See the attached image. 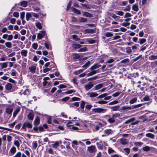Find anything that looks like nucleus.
<instances>
[{
  "label": "nucleus",
  "instance_id": "44",
  "mask_svg": "<svg viewBox=\"0 0 157 157\" xmlns=\"http://www.w3.org/2000/svg\"><path fill=\"white\" fill-rule=\"evenodd\" d=\"M73 39L75 41H79L80 40V38L77 37V36L76 35H73L72 36Z\"/></svg>",
  "mask_w": 157,
  "mask_h": 157
},
{
  "label": "nucleus",
  "instance_id": "46",
  "mask_svg": "<svg viewBox=\"0 0 157 157\" xmlns=\"http://www.w3.org/2000/svg\"><path fill=\"white\" fill-rule=\"evenodd\" d=\"M105 35L106 37H108L112 36L113 35L111 32H107L105 33Z\"/></svg>",
  "mask_w": 157,
  "mask_h": 157
},
{
  "label": "nucleus",
  "instance_id": "4",
  "mask_svg": "<svg viewBox=\"0 0 157 157\" xmlns=\"http://www.w3.org/2000/svg\"><path fill=\"white\" fill-rule=\"evenodd\" d=\"M87 150L90 153L95 152L97 151V149L95 146H91L88 147Z\"/></svg>",
  "mask_w": 157,
  "mask_h": 157
},
{
  "label": "nucleus",
  "instance_id": "18",
  "mask_svg": "<svg viewBox=\"0 0 157 157\" xmlns=\"http://www.w3.org/2000/svg\"><path fill=\"white\" fill-rule=\"evenodd\" d=\"M28 53V51L26 50H22L21 52V54L22 56L26 57L27 56Z\"/></svg>",
  "mask_w": 157,
  "mask_h": 157
},
{
  "label": "nucleus",
  "instance_id": "15",
  "mask_svg": "<svg viewBox=\"0 0 157 157\" xmlns=\"http://www.w3.org/2000/svg\"><path fill=\"white\" fill-rule=\"evenodd\" d=\"M105 134H106L107 136H109L110 134H112L113 132L111 129H107L105 130L104 131Z\"/></svg>",
  "mask_w": 157,
  "mask_h": 157
},
{
  "label": "nucleus",
  "instance_id": "63",
  "mask_svg": "<svg viewBox=\"0 0 157 157\" xmlns=\"http://www.w3.org/2000/svg\"><path fill=\"white\" fill-rule=\"evenodd\" d=\"M126 52L128 54L131 53L132 52L130 47H128L126 48Z\"/></svg>",
  "mask_w": 157,
  "mask_h": 157
},
{
  "label": "nucleus",
  "instance_id": "43",
  "mask_svg": "<svg viewBox=\"0 0 157 157\" xmlns=\"http://www.w3.org/2000/svg\"><path fill=\"white\" fill-rule=\"evenodd\" d=\"M143 150L144 151H147L151 150L150 147L148 146H146L142 148Z\"/></svg>",
  "mask_w": 157,
  "mask_h": 157
},
{
  "label": "nucleus",
  "instance_id": "51",
  "mask_svg": "<svg viewBox=\"0 0 157 157\" xmlns=\"http://www.w3.org/2000/svg\"><path fill=\"white\" fill-rule=\"evenodd\" d=\"M53 147L54 148H56L59 145V143L58 141H56L55 143L53 144Z\"/></svg>",
  "mask_w": 157,
  "mask_h": 157
},
{
  "label": "nucleus",
  "instance_id": "7",
  "mask_svg": "<svg viewBox=\"0 0 157 157\" xmlns=\"http://www.w3.org/2000/svg\"><path fill=\"white\" fill-rule=\"evenodd\" d=\"M96 31V29H87L85 30V32L88 33H94Z\"/></svg>",
  "mask_w": 157,
  "mask_h": 157
},
{
  "label": "nucleus",
  "instance_id": "55",
  "mask_svg": "<svg viewBox=\"0 0 157 157\" xmlns=\"http://www.w3.org/2000/svg\"><path fill=\"white\" fill-rule=\"evenodd\" d=\"M130 10V7L129 5L127 6L126 7L123 9V10L125 12L129 11Z\"/></svg>",
  "mask_w": 157,
  "mask_h": 157
},
{
  "label": "nucleus",
  "instance_id": "10",
  "mask_svg": "<svg viewBox=\"0 0 157 157\" xmlns=\"http://www.w3.org/2000/svg\"><path fill=\"white\" fill-rule=\"evenodd\" d=\"M13 111V109L11 107H8L6 109V111L7 113L11 114Z\"/></svg>",
  "mask_w": 157,
  "mask_h": 157
},
{
  "label": "nucleus",
  "instance_id": "25",
  "mask_svg": "<svg viewBox=\"0 0 157 157\" xmlns=\"http://www.w3.org/2000/svg\"><path fill=\"white\" fill-rule=\"evenodd\" d=\"M148 59H149L152 60L157 59V55L155 56L154 55H151L150 56Z\"/></svg>",
  "mask_w": 157,
  "mask_h": 157
},
{
  "label": "nucleus",
  "instance_id": "6",
  "mask_svg": "<svg viewBox=\"0 0 157 157\" xmlns=\"http://www.w3.org/2000/svg\"><path fill=\"white\" fill-rule=\"evenodd\" d=\"M94 84L92 83L91 82H90L85 85V89L86 90H89L91 88L94 86Z\"/></svg>",
  "mask_w": 157,
  "mask_h": 157
},
{
  "label": "nucleus",
  "instance_id": "62",
  "mask_svg": "<svg viewBox=\"0 0 157 157\" xmlns=\"http://www.w3.org/2000/svg\"><path fill=\"white\" fill-rule=\"evenodd\" d=\"M36 27L39 29H41L42 28V26L40 23H37L36 24Z\"/></svg>",
  "mask_w": 157,
  "mask_h": 157
},
{
  "label": "nucleus",
  "instance_id": "59",
  "mask_svg": "<svg viewBox=\"0 0 157 157\" xmlns=\"http://www.w3.org/2000/svg\"><path fill=\"white\" fill-rule=\"evenodd\" d=\"M10 151L12 154L14 153L16 151V148L15 147H13L10 149Z\"/></svg>",
  "mask_w": 157,
  "mask_h": 157
},
{
  "label": "nucleus",
  "instance_id": "36",
  "mask_svg": "<svg viewBox=\"0 0 157 157\" xmlns=\"http://www.w3.org/2000/svg\"><path fill=\"white\" fill-rule=\"evenodd\" d=\"M32 17L31 14L29 13H27L26 14V18L27 21H28L30 18Z\"/></svg>",
  "mask_w": 157,
  "mask_h": 157
},
{
  "label": "nucleus",
  "instance_id": "39",
  "mask_svg": "<svg viewBox=\"0 0 157 157\" xmlns=\"http://www.w3.org/2000/svg\"><path fill=\"white\" fill-rule=\"evenodd\" d=\"M103 85L102 84H99L94 86L95 90H98L102 87Z\"/></svg>",
  "mask_w": 157,
  "mask_h": 157
},
{
  "label": "nucleus",
  "instance_id": "11",
  "mask_svg": "<svg viewBox=\"0 0 157 157\" xmlns=\"http://www.w3.org/2000/svg\"><path fill=\"white\" fill-rule=\"evenodd\" d=\"M101 65L100 64H99L98 63H97L94 65L93 66L91 67L90 69L91 71H93L94 69H96L98 68L101 67Z\"/></svg>",
  "mask_w": 157,
  "mask_h": 157
},
{
  "label": "nucleus",
  "instance_id": "34",
  "mask_svg": "<svg viewBox=\"0 0 157 157\" xmlns=\"http://www.w3.org/2000/svg\"><path fill=\"white\" fill-rule=\"evenodd\" d=\"M146 41V40L145 38L140 39L139 40V43L140 44H142Z\"/></svg>",
  "mask_w": 157,
  "mask_h": 157
},
{
  "label": "nucleus",
  "instance_id": "26",
  "mask_svg": "<svg viewBox=\"0 0 157 157\" xmlns=\"http://www.w3.org/2000/svg\"><path fill=\"white\" fill-rule=\"evenodd\" d=\"M121 109L123 111H124L128 109L131 110L132 109V108L130 106H123L121 107Z\"/></svg>",
  "mask_w": 157,
  "mask_h": 157
},
{
  "label": "nucleus",
  "instance_id": "2",
  "mask_svg": "<svg viewBox=\"0 0 157 157\" xmlns=\"http://www.w3.org/2000/svg\"><path fill=\"white\" fill-rule=\"evenodd\" d=\"M92 110L93 111L96 113H103L107 111V109L100 108H94Z\"/></svg>",
  "mask_w": 157,
  "mask_h": 157
},
{
  "label": "nucleus",
  "instance_id": "9",
  "mask_svg": "<svg viewBox=\"0 0 157 157\" xmlns=\"http://www.w3.org/2000/svg\"><path fill=\"white\" fill-rule=\"evenodd\" d=\"M34 114L32 113H29L27 116L28 119L31 121H32L34 118Z\"/></svg>",
  "mask_w": 157,
  "mask_h": 157
},
{
  "label": "nucleus",
  "instance_id": "52",
  "mask_svg": "<svg viewBox=\"0 0 157 157\" xmlns=\"http://www.w3.org/2000/svg\"><path fill=\"white\" fill-rule=\"evenodd\" d=\"M120 114L118 113H115L112 115V117L114 119L120 117Z\"/></svg>",
  "mask_w": 157,
  "mask_h": 157
},
{
  "label": "nucleus",
  "instance_id": "33",
  "mask_svg": "<svg viewBox=\"0 0 157 157\" xmlns=\"http://www.w3.org/2000/svg\"><path fill=\"white\" fill-rule=\"evenodd\" d=\"M72 11L74 12L75 13L78 14H80L81 13L80 11L78 10L73 8L72 9Z\"/></svg>",
  "mask_w": 157,
  "mask_h": 157
},
{
  "label": "nucleus",
  "instance_id": "1",
  "mask_svg": "<svg viewBox=\"0 0 157 157\" xmlns=\"http://www.w3.org/2000/svg\"><path fill=\"white\" fill-rule=\"evenodd\" d=\"M33 127V125L31 122H30L29 121H26L23 123L22 128L26 130V128H31Z\"/></svg>",
  "mask_w": 157,
  "mask_h": 157
},
{
  "label": "nucleus",
  "instance_id": "53",
  "mask_svg": "<svg viewBox=\"0 0 157 157\" xmlns=\"http://www.w3.org/2000/svg\"><path fill=\"white\" fill-rule=\"evenodd\" d=\"M96 103H98L100 104H106L107 103V101H98L96 102Z\"/></svg>",
  "mask_w": 157,
  "mask_h": 157
},
{
  "label": "nucleus",
  "instance_id": "22",
  "mask_svg": "<svg viewBox=\"0 0 157 157\" xmlns=\"http://www.w3.org/2000/svg\"><path fill=\"white\" fill-rule=\"evenodd\" d=\"M132 9L133 10L135 11H137L139 10L138 4H135L133 5Z\"/></svg>",
  "mask_w": 157,
  "mask_h": 157
},
{
  "label": "nucleus",
  "instance_id": "45",
  "mask_svg": "<svg viewBox=\"0 0 157 157\" xmlns=\"http://www.w3.org/2000/svg\"><path fill=\"white\" fill-rule=\"evenodd\" d=\"M81 45L79 44H74L72 45V47L75 49L78 48H80Z\"/></svg>",
  "mask_w": 157,
  "mask_h": 157
},
{
  "label": "nucleus",
  "instance_id": "56",
  "mask_svg": "<svg viewBox=\"0 0 157 157\" xmlns=\"http://www.w3.org/2000/svg\"><path fill=\"white\" fill-rule=\"evenodd\" d=\"M129 60L128 59H126L122 60L121 61V63L125 64H127L129 62Z\"/></svg>",
  "mask_w": 157,
  "mask_h": 157
},
{
  "label": "nucleus",
  "instance_id": "41",
  "mask_svg": "<svg viewBox=\"0 0 157 157\" xmlns=\"http://www.w3.org/2000/svg\"><path fill=\"white\" fill-rule=\"evenodd\" d=\"M115 13L116 14L121 16H123L124 14V13L121 11H115Z\"/></svg>",
  "mask_w": 157,
  "mask_h": 157
},
{
  "label": "nucleus",
  "instance_id": "3",
  "mask_svg": "<svg viewBox=\"0 0 157 157\" xmlns=\"http://www.w3.org/2000/svg\"><path fill=\"white\" fill-rule=\"evenodd\" d=\"M33 129L36 132H41L44 130V128L41 126H40L38 127L37 126H34Z\"/></svg>",
  "mask_w": 157,
  "mask_h": 157
},
{
  "label": "nucleus",
  "instance_id": "17",
  "mask_svg": "<svg viewBox=\"0 0 157 157\" xmlns=\"http://www.w3.org/2000/svg\"><path fill=\"white\" fill-rule=\"evenodd\" d=\"M87 94L89 95L90 97L91 98L96 97L98 95V94L94 92H91L90 93H88Z\"/></svg>",
  "mask_w": 157,
  "mask_h": 157
},
{
  "label": "nucleus",
  "instance_id": "58",
  "mask_svg": "<svg viewBox=\"0 0 157 157\" xmlns=\"http://www.w3.org/2000/svg\"><path fill=\"white\" fill-rule=\"evenodd\" d=\"M5 44L7 48H11L12 47V44L10 42H6Z\"/></svg>",
  "mask_w": 157,
  "mask_h": 157
},
{
  "label": "nucleus",
  "instance_id": "35",
  "mask_svg": "<svg viewBox=\"0 0 157 157\" xmlns=\"http://www.w3.org/2000/svg\"><path fill=\"white\" fill-rule=\"evenodd\" d=\"M81 5L83 8L86 9H89L90 8V6L89 5H88L87 4H83L82 3H81Z\"/></svg>",
  "mask_w": 157,
  "mask_h": 157
},
{
  "label": "nucleus",
  "instance_id": "21",
  "mask_svg": "<svg viewBox=\"0 0 157 157\" xmlns=\"http://www.w3.org/2000/svg\"><path fill=\"white\" fill-rule=\"evenodd\" d=\"M5 87L6 90H10L12 88V85L11 83H8L5 85Z\"/></svg>",
  "mask_w": 157,
  "mask_h": 157
},
{
  "label": "nucleus",
  "instance_id": "47",
  "mask_svg": "<svg viewBox=\"0 0 157 157\" xmlns=\"http://www.w3.org/2000/svg\"><path fill=\"white\" fill-rule=\"evenodd\" d=\"M137 98H134L132 99L129 101V103L131 104H132L136 102Z\"/></svg>",
  "mask_w": 157,
  "mask_h": 157
},
{
  "label": "nucleus",
  "instance_id": "30",
  "mask_svg": "<svg viewBox=\"0 0 157 157\" xmlns=\"http://www.w3.org/2000/svg\"><path fill=\"white\" fill-rule=\"evenodd\" d=\"M110 16L116 21L118 20L120 18V17L116 15L114 13L112 14Z\"/></svg>",
  "mask_w": 157,
  "mask_h": 157
},
{
  "label": "nucleus",
  "instance_id": "5",
  "mask_svg": "<svg viewBox=\"0 0 157 157\" xmlns=\"http://www.w3.org/2000/svg\"><path fill=\"white\" fill-rule=\"evenodd\" d=\"M46 34V32L44 31H42L40 32V33L38 34L37 38L39 40L41 39L44 37Z\"/></svg>",
  "mask_w": 157,
  "mask_h": 157
},
{
  "label": "nucleus",
  "instance_id": "20",
  "mask_svg": "<svg viewBox=\"0 0 157 157\" xmlns=\"http://www.w3.org/2000/svg\"><path fill=\"white\" fill-rule=\"evenodd\" d=\"M146 136L147 137L153 139L155 138V136L154 135L151 133H147L146 134Z\"/></svg>",
  "mask_w": 157,
  "mask_h": 157
},
{
  "label": "nucleus",
  "instance_id": "31",
  "mask_svg": "<svg viewBox=\"0 0 157 157\" xmlns=\"http://www.w3.org/2000/svg\"><path fill=\"white\" fill-rule=\"evenodd\" d=\"M79 21L80 22H85L87 21V20L85 18L80 17L79 18Z\"/></svg>",
  "mask_w": 157,
  "mask_h": 157
},
{
  "label": "nucleus",
  "instance_id": "13",
  "mask_svg": "<svg viewBox=\"0 0 157 157\" xmlns=\"http://www.w3.org/2000/svg\"><path fill=\"white\" fill-rule=\"evenodd\" d=\"M36 69V67L35 66H31L29 67V70L30 72L34 74L35 73Z\"/></svg>",
  "mask_w": 157,
  "mask_h": 157
},
{
  "label": "nucleus",
  "instance_id": "16",
  "mask_svg": "<svg viewBox=\"0 0 157 157\" xmlns=\"http://www.w3.org/2000/svg\"><path fill=\"white\" fill-rule=\"evenodd\" d=\"M20 108L19 107H18L15 110L13 114V117H15L17 116V114L18 113L20 112Z\"/></svg>",
  "mask_w": 157,
  "mask_h": 157
},
{
  "label": "nucleus",
  "instance_id": "32",
  "mask_svg": "<svg viewBox=\"0 0 157 157\" xmlns=\"http://www.w3.org/2000/svg\"><path fill=\"white\" fill-rule=\"evenodd\" d=\"M97 73L96 71H92L91 72H90L89 73L87 74V76H90L93 75Z\"/></svg>",
  "mask_w": 157,
  "mask_h": 157
},
{
  "label": "nucleus",
  "instance_id": "37",
  "mask_svg": "<svg viewBox=\"0 0 157 157\" xmlns=\"http://www.w3.org/2000/svg\"><path fill=\"white\" fill-rule=\"evenodd\" d=\"M90 63V61H88L84 65H83L82 66V67L84 68L85 69H86L89 67Z\"/></svg>",
  "mask_w": 157,
  "mask_h": 157
},
{
  "label": "nucleus",
  "instance_id": "61",
  "mask_svg": "<svg viewBox=\"0 0 157 157\" xmlns=\"http://www.w3.org/2000/svg\"><path fill=\"white\" fill-rule=\"evenodd\" d=\"M38 44L37 43H33L32 45V48L34 49H36L38 47Z\"/></svg>",
  "mask_w": 157,
  "mask_h": 157
},
{
  "label": "nucleus",
  "instance_id": "64",
  "mask_svg": "<svg viewBox=\"0 0 157 157\" xmlns=\"http://www.w3.org/2000/svg\"><path fill=\"white\" fill-rule=\"evenodd\" d=\"M16 121H15L12 123L9 124L8 125L10 127V128H13L14 127L15 125L16 124Z\"/></svg>",
  "mask_w": 157,
  "mask_h": 157
},
{
  "label": "nucleus",
  "instance_id": "49",
  "mask_svg": "<svg viewBox=\"0 0 157 157\" xmlns=\"http://www.w3.org/2000/svg\"><path fill=\"white\" fill-rule=\"evenodd\" d=\"M124 150L125 151V154L128 155L130 153V149L129 148H124Z\"/></svg>",
  "mask_w": 157,
  "mask_h": 157
},
{
  "label": "nucleus",
  "instance_id": "50",
  "mask_svg": "<svg viewBox=\"0 0 157 157\" xmlns=\"http://www.w3.org/2000/svg\"><path fill=\"white\" fill-rule=\"evenodd\" d=\"M135 145L136 146H140L143 144V143L140 142H136L134 143Z\"/></svg>",
  "mask_w": 157,
  "mask_h": 157
},
{
  "label": "nucleus",
  "instance_id": "23",
  "mask_svg": "<svg viewBox=\"0 0 157 157\" xmlns=\"http://www.w3.org/2000/svg\"><path fill=\"white\" fill-rule=\"evenodd\" d=\"M121 143L123 145H125L128 144V142L125 139H120Z\"/></svg>",
  "mask_w": 157,
  "mask_h": 157
},
{
  "label": "nucleus",
  "instance_id": "40",
  "mask_svg": "<svg viewBox=\"0 0 157 157\" xmlns=\"http://www.w3.org/2000/svg\"><path fill=\"white\" fill-rule=\"evenodd\" d=\"M8 62H5L3 63H1V67L2 69H3L4 68H6L7 67V63Z\"/></svg>",
  "mask_w": 157,
  "mask_h": 157
},
{
  "label": "nucleus",
  "instance_id": "14",
  "mask_svg": "<svg viewBox=\"0 0 157 157\" xmlns=\"http://www.w3.org/2000/svg\"><path fill=\"white\" fill-rule=\"evenodd\" d=\"M83 13V16H85L86 17H92V14L88 12H82Z\"/></svg>",
  "mask_w": 157,
  "mask_h": 157
},
{
  "label": "nucleus",
  "instance_id": "48",
  "mask_svg": "<svg viewBox=\"0 0 157 157\" xmlns=\"http://www.w3.org/2000/svg\"><path fill=\"white\" fill-rule=\"evenodd\" d=\"M33 149H35L37 146V144L36 141H33L32 143Z\"/></svg>",
  "mask_w": 157,
  "mask_h": 157
},
{
  "label": "nucleus",
  "instance_id": "8",
  "mask_svg": "<svg viewBox=\"0 0 157 157\" xmlns=\"http://www.w3.org/2000/svg\"><path fill=\"white\" fill-rule=\"evenodd\" d=\"M40 123V118L38 117H37L34 121L35 126H37Z\"/></svg>",
  "mask_w": 157,
  "mask_h": 157
},
{
  "label": "nucleus",
  "instance_id": "54",
  "mask_svg": "<svg viewBox=\"0 0 157 157\" xmlns=\"http://www.w3.org/2000/svg\"><path fill=\"white\" fill-rule=\"evenodd\" d=\"M108 95V94L107 93H104L103 94L101 95L98 96V97H97L98 98H103L104 97H105L106 96H107Z\"/></svg>",
  "mask_w": 157,
  "mask_h": 157
},
{
  "label": "nucleus",
  "instance_id": "38",
  "mask_svg": "<svg viewBox=\"0 0 157 157\" xmlns=\"http://www.w3.org/2000/svg\"><path fill=\"white\" fill-rule=\"evenodd\" d=\"M107 121L110 123H113L115 122V120L112 117H110L108 120Z\"/></svg>",
  "mask_w": 157,
  "mask_h": 157
},
{
  "label": "nucleus",
  "instance_id": "12",
  "mask_svg": "<svg viewBox=\"0 0 157 157\" xmlns=\"http://www.w3.org/2000/svg\"><path fill=\"white\" fill-rule=\"evenodd\" d=\"M120 105H117L114 106L113 107H110V108L111 109L112 111H114L118 110L120 108Z\"/></svg>",
  "mask_w": 157,
  "mask_h": 157
},
{
  "label": "nucleus",
  "instance_id": "28",
  "mask_svg": "<svg viewBox=\"0 0 157 157\" xmlns=\"http://www.w3.org/2000/svg\"><path fill=\"white\" fill-rule=\"evenodd\" d=\"M72 56L73 59L75 60L78 59L80 57L79 54H72Z\"/></svg>",
  "mask_w": 157,
  "mask_h": 157
},
{
  "label": "nucleus",
  "instance_id": "19",
  "mask_svg": "<svg viewBox=\"0 0 157 157\" xmlns=\"http://www.w3.org/2000/svg\"><path fill=\"white\" fill-rule=\"evenodd\" d=\"M85 105V102L83 101H81V104H80V108L82 109L81 111L84 112V109Z\"/></svg>",
  "mask_w": 157,
  "mask_h": 157
},
{
  "label": "nucleus",
  "instance_id": "42",
  "mask_svg": "<svg viewBox=\"0 0 157 157\" xmlns=\"http://www.w3.org/2000/svg\"><path fill=\"white\" fill-rule=\"evenodd\" d=\"M142 105V104H138V105H133L131 106V108H132V109H135V108H137L139 107H140Z\"/></svg>",
  "mask_w": 157,
  "mask_h": 157
},
{
  "label": "nucleus",
  "instance_id": "27",
  "mask_svg": "<svg viewBox=\"0 0 157 157\" xmlns=\"http://www.w3.org/2000/svg\"><path fill=\"white\" fill-rule=\"evenodd\" d=\"M135 120V118H131L130 119L126 121L125 122H124V123L123 124H124H124L130 123L134 121Z\"/></svg>",
  "mask_w": 157,
  "mask_h": 157
},
{
  "label": "nucleus",
  "instance_id": "57",
  "mask_svg": "<svg viewBox=\"0 0 157 157\" xmlns=\"http://www.w3.org/2000/svg\"><path fill=\"white\" fill-rule=\"evenodd\" d=\"M119 102L117 100H114L113 101H112L108 104L109 105H115L117 104Z\"/></svg>",
  "mask_w": 157,
  "mask_h": 157
},
{
  "label": "nucleus",
  "instance_id": "29",
  "mask_svg": "<svg viewBox=\"0 0 157 157\" xmlns=\"http://www.w3.org/2000/svg\"><path fill=\"white\" fill-rule=\"evenodd\" d=\"M96 144L98 146V148L100 149H102L103 148V145L101 143H97Z\"/></svg>",
  "mask_w": 157,
  "mask_h": 157
},
{
  "label": "nucleus",
  "instance_id": "60",
  "mask_svg": "<svg viewBox=\"0 0 157 157\" xmlns=\"http://www.w3.org/2000/svg\"><path fill=\"white\" fill-rule=\"evenodd\" d=\"M75 92V91L74 90H68L67 91L65 92V94H71L73 93H74Z\"/></svg>",
  "mask_w": 157,
  "mask_h": 157
},
{
  "label": "nucleus",
  "instance_id": "24",
  "mask_svg": "<svg viewBox=\"0 0 157 157\" xmlns=\"http://www.w3.org/2000/svg\"><path fill=\"white\" fill-rule=\"evenodd\" d=\"M20 5L21 6L24 7L27 6L28 5V2L27 1H26L21 2H20Z\"/></svg>",
  "mask_w": 157,
  "mask_h": 157
}]
</instances>
